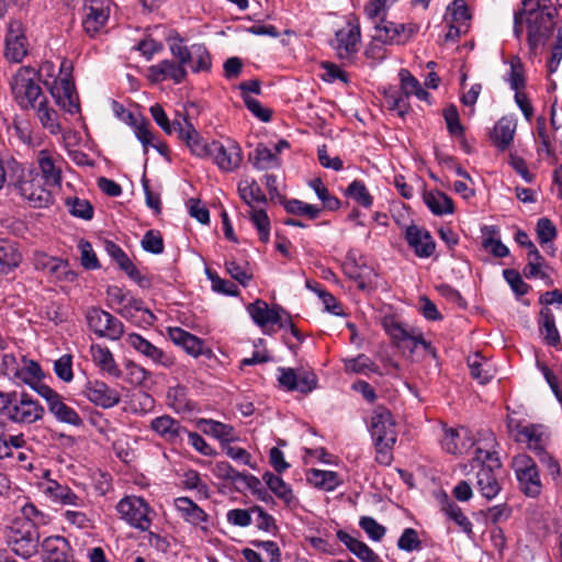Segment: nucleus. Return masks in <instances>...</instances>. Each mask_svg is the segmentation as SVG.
<instances>
[{"label": "nucleus", "instance_id": "1", "mask_svg": "<svg viewBox=\"0 0 562 562\" xmlns=\"http://www.w3.org/2000/svg\"><path fill=\"white\" fill-rule=\"evenodd\" d=\"M368 429L375 449V460L389 465L393 460V448L396 443V423L392 413L384 406H376L369 419Z\"/></svg>", "mask_w": 562, "mask_h": 562}, {"label": "nucleus", "instance_id": "2", "mask_svg": "<svg viewBox=\"0 0 562 562\" xmlns=\"http://www.w3.org/2000/svg\"><path fill=\"white\" fill-rule=\"evenodd\" d=\"M485 441L484 448H476L475 456L472 459V468H479L476 473L477 488L485 498L492 499L501 491L496 472L501 470L502 464L496 452L492 450L495 446L493 434H490Z\"/></svg>", "mask_w": 562, "mask_h": 562}, {"label": "nucleus", "instance_id": "3", "mask_svg": "<svg viewBox=\"0 0 562 562\" xmlns=\"http://www.w3.org/2000/svg\"><path fill=\"white\" fill-rule=\"evenodd\" d=\"M5 540L12 552L23 559H30L38 552L40 531L29 520H15L5 528Z\"/></svg>", "mask_w": 562, "mask_h": 562}, {"label": "nucleus", "instance_id": "4", "mask_svg": "<svg viewBox=\"0 0 562 562\" xmlns=\"http://www.w3.org/2000/svg\"><path fill=\"white\" fill-rule=\"evenodd\" d=\"M11 179L16 184L20 195L31 206L45 207L53 202L50 189L54 186L46 184L36 170L25 171L22 167V172L19 176H12Z\"/></svg>", "mask_w": 562, "mask_h": 562}, {"label": "nucleus", "instance_id": "5", "mask_svg": "<svg viewBox=\"0 0 562 562\" xmlns=\"http://www.w3.org/2000/svg\"><path fill=\"white\" fill-rule=\"evenodd\" d=\"M36 78L37 72L31 67L20 68L12 78L11 90L22 109H35L42 99H46Z\"/></svg>", "mask_w": 562, "mask_h": 562}, {"label": "nucleus", "instance_id": "6", "mask_svg": "<svg viewBox=\"0 0 562 562\" xmlns=\"http://www.w3.org/2000/svg\"><path fill=\"white\" fill-rule=\"evenodd\" d=\"M120 518L128 526L140 531H148L155 515L148 503L140 496L130 495L115 506Z\"/></svg>", "mask_w": 562, "mask_h": 562}, {"label": "nucleus", "instance_id": "7", "mask_svg": "<svg viewBox=\"0 0 562 562\" xmlns=\"http://www.w3.org/2000/svg\"><path fill=\"white\" fill-rule=\"evenodd\" d=\"M513 469L519 490L528 497H537L541 493L542 483L536 462L526 453L513 458Z\"/></svg>", "mask_w": 562, "mask_h": 562}, {"label": "nucleus", "instance_id": "8", "mask_svg": "<svg viewBox=\"0 0 562 562\" xmlns=\"http://www.w3.org/2000/svg\"><path fill=\"white\" fill-rule=\"evenodd\" d=\"M44 408L30 394L14 393L7 418L15 424H33L42 419Z\"/></svg>", "mask_w": 562, "mask_h": 562}, {"label": "nucleus", "instance_id": "9", "mask_svg": "<svg viewBox=\"0 0 562 562\" xmlns=\"http://www.w3.org/2000/svg\"><path fill=\"white\" fill-rule=\"evenodd\" d=\"M37 487L40 492L54 504L78 508L86 506L85 498L77 495L68 485L60 484L56 480L49 479V471L44 472L43 480L38 482Z\"/></svg>", "mask_w": 562, "mask_h": 562}, {"label": "nucleus", "instance_id": "10", "mask_svg": "<svg viewBox=\"0 0 562 562\" xmlns=\"http://www.w3.org/2000/svg\"><path fill=\"white\" fill-rule=\"evenodd\" d=\"M210 158L220 170L231 172L239 168L243 161V151L238 143L231 138L212 140Z\"/></svg>", "mask_w": 562, "mask_h": 562}, {"label": "nucleus", "instance_id": "11", "mask_svg": "<svg viewBox=\"0 0 562 562\" xmlns=\"http://www.w3.org/2000/svg\"><path fill=\"white\" fill-rule=\"evenodd\" d=\"M86 317L90 329L99 337L117 340L124 334L123 323L101 308L88 310Z\"/></svg>", "mask_w": 562, "mask_h": 562}, {"label": "nucleus", "instance_id": "12", "mask_svg": "<svg viewBox=\"0 0 562 562\" xmlns=\"http://www.w3.org/2000/svg\"><path fill=\"white\" fill-rule=\"evenodd\" d=\"M38 168L37 175L46 181V184L59 188L61 184L63 157L55 150L43 148L35 154Z\"/></svg>", "mask_w": 562, "mask_h": 562}, {"label": "nucleus", "instance_id": "13", "mask_svg": "<svg viewBox=\"0 0 562 562\" xmlns=\"http://www.w3.org/2000/svg\"><path fill=\"white\" fill-rule=\"evenodd\" d=\"M4 45V56L12 63H21L27 55L29 41L20 21L13 20L8 23Z\"/></svg>", "mask_w": 562, "mask_h": 562}, {"label": "nucleus", "instance_id": "14", "mask_svg": "<svg viewBox=\"0 0 562 562\" xmlns=\"http://www.w3.org/2000/svg\"><path fill=\"white\" fill-rule=\"evenodd\" d=\"M126 341L134 350H136L155 366L161 367L164 369H170L176 363V359L172 355L155 346L139 334H130L126 338Z\"/></svg>", "mask_w": 562, "mask_h": 562}, {"label": "nucleus", "instance_id": "15", "mask_svg": "<svg viewBox=\"0 0 562 562\" xmlns=\"http://www.w3.org/2000/svg\"><path fill=\"white\" fill-rule=\"evenodd\" d=\"M278 381L288 391H299L307 394L316 389L317 376L308 370H294L292 368H279Z\"/></svg>", "mask_w": 562, "mask_h": 562}, {"label": "nucleus", "instance_id": "16", "mask_svg": "<svg viewBox=\"0 0 562 562\" xmlns=\"http://www.w3.org/2000/svg\"><path fill=\"white\" fill-rule=\"evenodd\" d=\"M361 33L357 23L348 22L347 25L336 32L334 48L339 59L351 60L357 54Z\"/></svg>", "mask_w": 562, "mask_h": 562}, {"label": "nucleus", "instance_id": "17", "mask_svg": "<svg viewBox=\"0 0 562 562\" xmlns=\"http://www.w3.org/2000/svg\"><path fill=\"white\" fill-rule=\"evenodd\" d=\"M173 127L179 130L178 137L187 144L193 155L210 158L211 142H205L187 117L182 121H173Z\"/></svg>", "mask_w": 562, "mask_h": 562}, {"label": "nucleus", "instance_id": "18", "mask_svg": "<svg viewBox=\"0 0 562 562\" xmlns=\"http://www.w3.org/2000/svg\"><path fill=\"white\" fill-rule=\"evenodd\" d=\"M83 395L102 408L114 407L121 402L120 392L100 380L88 381L83 389Z\"/></svg>", "mask_w": 562, "mask_h": 562}, {"label": "nucleus", "instance_id": "19", "mask_svg": "<svg viewBox=\"0 0 562 562\" xmlns=\"http://www.w3.org/2000/svg\"><path fill=\"white\" fill-rule=\"evenodd\" d=\"M83 12L82 25L89 36L100 33L110 16L109 8L101 1H91L90 4H86Z\"/></svg>", "mask_w": 562, "mask_h": 562}, {"label": "nucleus", "instance_id": "20", "mask_svg": "<svg viewBox=\"0 0 562 562\" xmlns=\"http://www.w3.org/2000/svg\"><path fill=\"white\" fill-rule=\"evenodd\" d=\"M50 93L56 103L68 113L76 114L79 112L78 95L69 78L64 77L55 80L50 87Z\"/></svg>", "mask_w": 562, "mask_h": 562}, {"label": "nucleus", "instance_id": "21", "mask_svg": "<svg viewBox=\"0 0 562 562\" xmlns=\"http://www.w3.org/2000/svg\"><path fill=\"white\" fill-rule=\"evenodd\" d=\"M150 429L165 441L179 445L182 442L187 428L169 415H162L150 422Z\"/></svg>", "mask_w": 562, "mask_h": 562}, {"label": "nucleus", "instance_id": "22", "mask_svg": "<svg viewBox=\"0 0 562 562\" xmlns=\"http://www.w3.org/2000/svg\"><path fill=\"white\" fill-rule=\"evenodd\" d=\"M405 239L417 257L428 258L435 252V240L430 233L424 228L416 225L408 226L405 232Z\"/></svg>", "mask_w": 562, "mask_h": 562}, {"label": "nucleus", "instance_id": "23", "mask_svg": "<svg viewBox=\"0 0 562 562\" xmlns=\"http://www.w3.org/2000/svg\"><path fill=\"white\" fill-rule=\"evenodd\" d=\"M247 311L252 321L260 327H265L268 324H278L280 327L285 326L281 317V313L284 311L278 305L270 308L265 301L257 300L247 306Z\"/></svg>", "mask_w": 562, "mask_h": 562}, {"label": "nucleus", "instance_id": "24", "mask_svg": "<svg viewBox=\"0 0 562 562\" xmlns=\"http://www.w3.org/2000/svg\"><path fill=\"white\" fill-rule=\"evenodd\" d=\"M187 70L179 63L165 59L156 65L148 67V78L151 82H161L171 79L175 83L184 80Z\"/></svg>", "mask_w": 562, "mask_h": 562}, {"label": "nucleus", "instance_id": "25", "mask_svg": "<svg viewBox=\"0 0 562 562\" xmlns=\"http://www.w3.org/2000/svg\"><path fill=\"white\" fill-rule=\"evenodd\" d=\"M173 505L180 517L190 525L201 526L209 520V515L189 497H177Z\"/></svg>", "mask_w": 562, "mask_h": 562}, {"label": "nucleus", "instance_id": "26", "mask_svg": "<svg viewBox=\"0 0 562 562\" xmlns=\"http://www.w3.org/2000/svg\"><path fill=\"white\" fill-rule=\"evenodd\" d=\"M167 335L175 345L183 348L189 355L199 357L202 353V340L189 331L180 327H168Z\"/></svg>", "mask_w": 562, "mask_h": 562}, {"label": "nucleus", "instance_id": "27", "mask_svg": "<svg viewBox=\"0 0 562 562\" xmlns=\"http://www.w3.org/2000/svg\"><path fill=\"white\" fill-rule=\"evenodd\" d=\"M262 480L265 481V483L267 484L269 490L279 499H281L285 504L286 507L292 509L297 506L299 501L295 497L293 490L280 476H278L271 472H266L262 475Z\"/></svg>", "mask_w": 562, "mask_h": 562}, {"label": "nucleus", "instance_id": "28", "mask_svg": "<svg viewBox=\"0 0 562 562\" xmlns=\"http://www.w3.org/2000/svg\"><path fill=\"white\" fill-rule=\"evenodd\" d=\"M515 131L516 121L512 117L503 116L495 124L491 133V140L499 150H505L512 145Z\"/></svg>", "mask_w": 562, "mask_h": 562}, {"label": "nucleus", "instance_id": "29", "mask_svg": "<svg viewBox=\"0 0 562 562\" xmlns=\"http://www.w3.org/2000/svg\"><path fill=\"white\" fill-rule=\"evenodd\" d=\"M336 536L361 562H379V555L367 543L353 538L344 530H338Z\"/></svg>", "mask_w": 562, "mask_h": 562}, {"label": "nucleus", "instance_id": "30", "mask_svg": "<svg viewBox=\"0 0 562 562\" xmlns=\"http://www.w3.org/2000/svg\"><path fill=\"white\" fill-rule=\"evenodd\" d=\"M461 434L454 429H448L441 439L442 448L452 454H463L473 446L472 439L469 437L468 431L462 429Z\"/></svg>", "mask_w": 562, "mask_h": 562}, {"label": "nucleus", "instance_id": "31", "mask_svg": "<svg viewBox=\"0 0 562 562\" xmlns=\"http://www.w3.org/2000/svg\"><path fill=\"white\" fill-rule=\"evenodd\" d=\"M90 353L92 361L100 368V370L114 378L121 376L122 371L116 364L114 357L108 347L101 345H92L90 348Z\"/></svg>", "mask_w": 562, "mask_h": 562}, {"label": "nucleus", "instance_id": "32", "mask_svg": "<svg viewBox=\"0 0 562 562\" xmlns=\"http://www.w3.org/2000/svg\"><path fill=\"white\" fill-rule=\"evenodd\" d=\"M44 561L58 560L70 557V546L66 538L61 536L46 537L41 543Z\"/></svg>", "mask_w": 562, "mask_h": 562}, {"label": "nucleus", "instance_id": "33", "mask_svg": "<svg viewBox=\"0 0 562 562\" xmlns=\"http://www.w3.org/2000/svg\"><path fill=\"white\" fill-rule=\"evenodd\" d=\"M528 21V42L529 45L535 48L539 43L550 35L551 26L541 24L544 21L542 14L536 12L532 8L529 12Z\"/></svg>", "mask_w": 562, "mask_h": 562}, {"label": "nucleus", "instance_id": "34", "mask_svg": "<svg viewBox=\"0 0 562 562\" xmlns=\"http://www.w3.org/2000/svg\"><path fill=\"white\" fill-rule=\"evenodd\" d=\"M167 404L176 413H190L195 408V404L189 398L188 390L183 385H175L167 391Z\"/></svg>", "mask_w": 562, "mask_h": 562}, {"label": "nucleus", "instance_id": "35", "mask_svg": "<svg viewBox=\"0 0 562 562\" xmlns=\"http://www.w3.org/2000/svg\"><path fill=\"white\" fill-rule=\"evenodd\" d=\"M34 110L36 117L43 128L47 130L53 135L60 133L61 126L59 123L58 113L48 105L47 98L42 99Z\"/></svg>", "mask_w": 562, "mask_h": 562}, {"label": "nucleus", "instance_id": "36", "mask_svg": "<svg viewBox=\"0 0 562 562\" xmlns=\"http://www.w3.org/2000/svg\"><path fill=\"white\" fill-rule=\"evenodd\" d=\"M238 193L241 200L250 207L256 209V204H266L267 198L259 184L255 181H240L238 184Z\"/></svg>", "mask_w": 562, "mask_h": 562}, {"label": "nucleus", "instance_id": "37", "mask_svg": "<svg viewBox=\"0 0 562 562\" xmlns=\"http://www.w3.org/2000/svg\"><path fill=\"white\" fill-rule=\"evenodd\" d=\"M202 430L222 442H231L236 439L235 430L231 425L213 419H201L199 422Z\"/></svg>", "mask_w": 562, "mask_h": 562}, {"label": "nucleus", "instance_id": "38", "mask_svg": "<svg viewBox=\"0 0 562 562\" xmlns=\"http://www.w3.org/2000/svg\"><path fill=\"white\" fill-rule=\"evenodd\" d=\"M48 409L55 418L61 423L74 426H80L82 424L79 414L74 408L66 405L60 395L48 405Z\"/></svg>", "mask_w": 562, "mask_h": 562}, {"label": "nucleus", "instance_id": "39", "mask_svg": "<svg viewBox=\"0 0 562 562\" xmlns=\"http://www.w3.org/2000/svg\"><path fill=\"white\" fill-rule=\"evenodd\" d=\"M528 263L526 265L524 269V274L528 279L533 278H547V273L543 271V268L546 266V260L537 249L533 243L528 244Z\"/></svg>", "mask_w": 562, "mask_h": 562}, {"label": "nucleus", "instance_id": "40", "mask_svg": "<svg viewBox=\"0 0 562 562\" xmlns=\"http://www.w3.org/2000/svg\"><path fill=\"white\" fill-rule=\"evenodd\" d=\"M424 202L435 215L451 214L453 212V202L443 192H426L424 194Z\"/></svg>", "mask_w": 562, "mask_h": 562}, {"label": "nucleus", "instance_id": "41", "mask_svg": "<svg viewBox=\"0 0 562 562\" xmlns=\"http://www.w3.org/2000/svg\"><path fill=\"white\" fill-rule=\"evenodd\" d=\"M249 160L258 170H269L279 166V158L267 146L258 145L255 150L249 154Z\"/></svg>", "mask_w": 562, "mask_h": 562}, {"label": "nucleus", "instance_id": "42", "mask_svg": "<svg viewBox=\"0 0 562 562\" xmlns=\"http://www.w3.org/2000/svg\"><path fill=\"white\" fill-rule=\"evenodd\" d=\"M400 23L382 20L375 25L374 40L383 44H402V33L398 27Z\"/></svg>", "mask_w": 562, "mask_h": 562}, {"label": "nucleus", "instance_id": "43", "mask_svg": "<svg viewBox=\"0 0 562 562\" xmlns=\"http://www.w3.org/2000/svg\"><path fill=\"white\" fill-rule=\"evenodd\" d=\"M108 295L113 302L122 306L120 313L125 317L128 315V308L140 310L142 301L133 297L130 292L119 286H110L108 289Z\"/></svg>", "mask_w": 562, "mask_h": 562}, {"label": "nucleus", "instance_id": "44", "mask_svg": "<svg viewBox=\"0 0 562 562\" xmlns=\"http://www.w3.org/2000/svg\"><path fill=\"white\" fill-rule=\"evenodd\" d=\"M541 321L539 328L543 335L544 340L550 346H558L560 344V334L555 326V319L549 308L541 311Z\"/></svg>", "mask_w": 562, "mask_h": 562}, {"label": "nucleus", "instance_id": "45", "mask_svg": "<svg viewBox=\"0 0 562 562\" xmlns=\"http://www.w3.org/2000/svg\"><path fill=\"white\" fill-rule=\"evenodd\" d=\"M307 480L316 487L326 491H334L339 484L337 473L317 469H313L308 472Z\"/></svg>", "mask_w": 562, "mask_h": 562}, {"label": "nucleus", "instance_id": "46", "mask_svg": "<svg viewBox=\"0 0 562 562\" xmlns=\"http://www.w3.org/2000/svg\"><path fill=\"white\" fill-rule=\"evenodd\" d=\"M345 194L362 207L370 209L373 204V196L360 180H353L346 189Z\"/></svg>", "mask_w": 562, "mask_h": 562}, {"label": "nucleus", "instance_id": "47", "mask_svg": "<svg viewBox=\"0 0 562 562\" xmlns=\"http://www.w3.org/2000/svg\"><path fill=\"white\" fill-rule=\"evenodd\" d=\"M345 371L347 373L369 374L378 372L376 364L366 355H359L355 358L344 360Z\"/></svg>", "mask_w": 562, "mask_h": 562}, {"label": "nucleus", "instance_id": "48", "mask_svg": "<svg viewBox=\"0 0 562 562\" xmlns=\"http://www.w3.org/2000/svg\"><path fill=\"white\" fill-rule=\"evenodd\" d=\"M43 376L42 369L40 364L33 360H27L25 357H22V364L16 376V380L24 382L25 384L32 386L36 382H38Z\"/></svg>", "mask_w": 562, "mask_h": 562}, {"label": "nucleus", "instance_id": "49", "mask_svg": "<svg viewBox=\"0 0 562 562\" xmlns=\"http://www.w3.org/2000/svg\"><path fill=\"white\" fill-rule=\"evenodd\" d=\"M22 260V256L18 248L9 241H2L0 244V270L13 269L19 266Z\"/></svg>", "mask_w": 562, "mask_h": 562}, {"label": "nucleus", "instance_id": "50", "mask_svg": "<svg viewBox=\"0 0 562 562\" xmlns=\"http://www.w3.org/2000/svg\"><path fill=\"white\" fill-rule=\"evenodd\" d=\"M249 217L258 231L259 238L262 243H268L270 236V221L265 210L250 209Z\"/></svg>", "mask_w": 562, "mask_h": 562}, {"label": "nucleus", "instance_id": "51", "mask_svg": "<svg viewBox=\"0 0 562 562\" xmlns=\"http://www.w3.org/2000/svg\"><path fill=\"white\" fill-rule=\"evenodd\" d=\"M288 213L294 215H304L311 220L317 218L322 213V207L302 202L300 200H290L285 203Z\"/></svg>", "mask_w": 562, "mask_h": 562}, {"label": "nucleus", "instance_id": "52", "mask_svg": "<svg viewBox=\"0 0 562 562\" xmlns=\"http://www.w3.org/2000/svg\"><path fill=\"white\" fill-rule=\"evenodd\" d=\"M442 510L451 520H453L462 529L463 532L468 535L472 533V522L463 514L462 509L458 505H456L452 502H448L442 507Z\"/></svg>", "mask_w": 562, "mask_h": 562}, {"label": "nucleus", "instance_id": "53", "mask_svg": "<svg viewBox=\"0 0 562 562\" xmlns=\"http://www.w3.org/2000/svg\"><path fill=\"white\" fill-rule=\"evenodd\" d=\"M22 172V164L13 157L4 156L0 151V191L5 184L7 177L19 176Z\"/></svg>", "mask_w": 562, "mask_h": 562}, {"label": "nucleus", "instance_id": "54", "mask_svg": "<svg viewBox=\"0 0 562 562\" xmlns=\"http://www.w3.org/2000/svg\"><path fill=\"white\" fill-rule=\"evenodd\" d=\"M20 513L22 517L14 518L15 520H29L33 522L35 527L45 525L48 521V516L31 502H25V504L21 506Z\"/></svg>", "mask_w": 562, "mask_h": 562}, {"label": "nucleus", "instance_id": "55", "mask_svg": "<svg viewBox=\"0 0 562 562\" xmlns=\"http://www.w3.org/2000/svg\"><path fill=\"white\" fill-rule=\"evenodd\" d=\"M193 59L192 70L194 72L207 71L211 69L212 59L206 47L201 44L192 45Z\"/></svg>", "mask_w": 562, "mask_h": 562}, {"label": "nucleus", "instance_id": "56", "mask_svg": "<svg viewBox=\"0 0 562 562\" xmlns=\"http://www.w3.org/2000/svg\"><path fill=\"white\" fill-rule=\"evenodd\" d=\"M408 97L403 92L390 91L385 94V102L389 109L398 116H404L408 112Z\"/></svg>", "mask_w": 562, "mask_h": 562}, {"label": "nucleus", "instance_id": "57", "mask_svg": "<svg viewBox=\"0 0 562 562\" xmlns=\"http://www.w3.org/2000/svg\"><path fill=\"white\" fill-rule=\"evenodd\" d=\"M359 526L373 541L382 540L386 532V528L370 516H362L359 520Z\"/></svg>", "mask_w": 562, "mask_h": 562}, {"label": "nucleus", "instance_id": "58", "mask_svg": "<svg viewBox=\"0 0 562 562\" xmlns=\"http://www.w3.org/2000/svg\"><path fill=\"white\" fill-rule=\"evenodd\" d=\"M54 372L57 378L66 383L74 379L72 372V356L69 353L63 355L54 361Z\"/></svg>", "mask_w": 562, "mask_h": 562}, {"label": "nucleus", "instance_id": "59", "mask_svg": "<svg viewBox=\"0 0 562 562\" xmlns=\"http://www.w3.org/2000/svg\"><path fill=\"white\" fill-rule=\"evenodd\" d=\"M397 547L402 551L412 552L422 549V541L418 533L413 528H405L397 540Z\"/></svg>", "mask_w": 562, "mask_h": 562}, {"label": "nucleus", "instance_id": "60", "mask_svg": "<svg viewBox=\"0 0 562 562\" xmlns=\"http://www.w3.org/2000/svg\"><path fill=\"white\" fill-rule=\"evenodd\" d=\"M471 375L481 384L488 383L494 378V371L487 361L473 360L469 362Z\"/></svg>", "mask_w": 562, "mask_h": 562}, {"label": "nucleus", "instance_id": "61", "mask_svg": "<svg viewBox=\"0 0 562 562\" xmlns=\"http://www.w3.org/2000/svg\"><path fill=\"white\" fill-rule=\"evenodd\" d=\"M510 71L507 81L513 90L519 91L525 87L524 67L518 57H513L509 61Z\"/></svg>", "mask_w": 562, "mask_h": 562}, {"label": "nucleus", "instance_id": "62", "mask_svg": "<svg viewBox=\"0 0 562 562\" xmlns=\"http://www.w3.org/2000/svg\"><path fill=\"white\" fill-rule=\"evenodd\" d=\"M206 276L210 279L212 283V289L222 294L235 296L238 295L239 291L237 285H235L233 282L227 281L218 277L215 272H212L211 270H206Z\"/></svg>", "mask_w": 562, "mask_h": 562}, {"label": "nucleus", "instance_id": "63", "mask_svg": "<svg viewBox=\"0 0 562 562\" xmlns=\"http://www.w3.org/2000/svg\"><path fill=\"white\" fill-rule=\"evenodd\" d=\"M311 186L326 209L335 211L340 206L339 200L329 193L319 179L314 180Z\"/></svg>", "mask_w": 562, "mask_h": 562}, {"label": "nucleus", "instance_id": "64", "mask_svg": "<svg viewBox=\"0 0 562 562\" xmlns=\"http://www.w3.org/2000/svg\"><path fill=\"white\" fill-rule=\"evenodd\" d=\"M144 250L158 255L164 251V240L160 232L150 229L146 232L142 239Z\"/></svg>", "mask_w": 562, "mask_h": 562}]
</instances>
